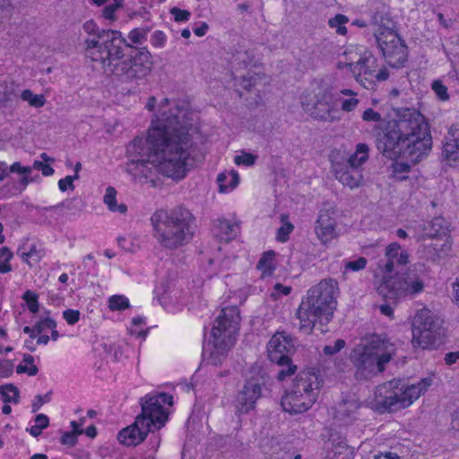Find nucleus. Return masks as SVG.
Masks as SVG:
<instances>
[{"instance_id":"f257e3e1","label":"nucleus","mask_w":459,"mask_h":459,"mask_svg":"<svg viewBox=\"0 0 459 459\" xmlns=\"http://www.w3.org/2000/svg\"><path fill=\"white\" fill-rule=\"evenodd\" d=\"M128 173L148 178L153 171L178 182L189 170L190 151L183 145H127Z\"/></svg>"},{"instance_id":"f03ea898","label":"nucleus","mask_w":459,"mask_h":459,"mask_svg":"<svg viewBox=\"0 0 459 459\" xmlns=\"http://www.w3.org/2000/svg\"><path fill=\"white\" fill-rule=\"evenodd\" d=\"M170 104L169 98L159 104V113L152 116L147 130V143H186L194 140L198 134V114L185 100H177L169 110H163Z\"/></svg>"},{"instance_id":"7ed1b4c3","label":"nucleus","mask_w":459,"mask_h":459,"mask_svg":"<svg viewBox=\"0 0 459 459\" xmlns=\"http://www.w3.org/2000/svg\"><path fill=\"white\" fill-rule=\"evenodd\" d=\"M394 113L396 118L382 120L381 115L373 108H367L363 112L364 121L379 122L374 128V134L379 143H420L431 141L429 126L418 109L398 108Z\"/></svg>"},{"instance_id":"20e7f679","label":"nucleus","mask_w":459,"mask_h":459,"mask_svg":"<svg viewBox=\"0 0 459 459\" xmlns=\"http://www.w3.org/2000/svg\"><path fill=\"white\" fill-rule=\"evenodd\" d=\"M396 354V347L385 335L372 333L363 336L350 354L358 380H368L385 371Z\"/></svg>"},{"instance_id":"39448f33","label":"nucleus","mask_w":459,"mask_h":459,"mask_svg":"<svg viewBox=\"0 0 459 459\" xmlns=\"http://www.w3.org/2000/svg\"><path fill=\"white\" fill-rule=\"evenodd\" d=\"M338 283L333 279L322 280L307 290L297 311L299 329L310 333L318 320L329 321L336 308Z\"/></svg>"},{"instance_id":"423d86ee","label":"nucleus","mask_w":459,"mask_h":459,"mask_svg":"<svg viewBox=\"0 0 459 459\" xmlns=\"http://www.w3.org/2000/svg\"><path fill=\"white\" fill-rule=\"evenodd\" d=\"M194 220L191 212L183 206L156 211L151 217L153 235L162 247L176 249L192 238Z\"/></svg>"},{"instance_id":"0eeeda50","label":"nucleus","mask_w":459,"mask_h":459,"mask_svg":"<svg viewBox=\"0 0 459 459\" xmlns=\"http://www.w3.org/2000/svg\"><path fill=\"white\" fill-rule=\"evenodd\" d=\"M431 377L406 385L393 379L378 385L374 393V409L379 413L396 412L411 406L432 385Z\"/></svg>"},{"instance_id":"6e6552de","label":"nucleus","mask_w":459,"mask_h":459,"mask_svg":"<svg viewBox=\"0 0 459 459\" xmlns=\"http://www.w3.org/2000/svg\"><path fill=\"white\" fill-rule=\"evenodd\" d=\"M239 310L237 306L223 307L211 330V339L204 348L206 359L212 365H220L234 345L240 324Z\"/></svg>"},{"instance_id":"1a4fd4ad","label":"nucleus","mask_w":459,"mask_h":459,"mask_svg":"<svg viewBox=\"0 0 459 459\" xmlns=\"http://www.w3.org/2000/svg\"><path fill=\"white\" fill-rule=\"evenodd\" d=\"M374 26V37L377 47L386 62L393 67L398 68L404 65L408 50L404 41L394 30V22L388 12V7L380 4L371 16Z\"/></svg>"},{"instance_id":"9d476101","label":"nucleus","mask_w":459,"mask_h":459,"mask_svg":"<svg viewBox=\"0 0 459 459\" xmlns=\"http://www.w3.org/2000/svg\"><path fill=\"white\" fill-rule=\"evenodd\" d=\"M320 387L321 381L317 374L311 370L301 371L281 398L283 410L290 414L307 411L316 402Z\"/></svg>"},{"instance_id":"9b49d317","label":"nucleus","mask_w":459,"mask_h":459,"mask_svg":"<svg viewBox=\"0 0 459 459\" xmlns=\"http://www.w3.org/2000/svg\"><path fill=\"white\" fill-rule=\"evenodd\" d=\"M345 55L347 62L342 67H347L363 88L374 90L377 82H385L389 78L387 68L378 69L377 59L371 51L359 48L350 49Z\"/></svg>"},{"instance_id":"f8f14e48","label":"nucleus","mask_w":459,"mask_h":459,"mask_svg":"<svg viewBox=\"0 0 459 459\" xmlns=\"http://www.w3.org/2000/svg\"><path fill=\"white\" fill-rule=\"evenodd\" d=\"M432 145H382L378 147L384 156L394 161L391 165V177L396 181L408 179L403 175L411 170V166L420 162L431 150Z\"/></svg>"},{"instance_id":"ddd939ff","label":"nucleus","mask_w":459,"mask_h":459,"mask_svg":"<svg viewBox=\"0 0 459 459\" xmlns=\"http://www.w3.org/2000/svg\"><path fill=\"white\" fill-rule=\"evenodd\" d=\"M424 287V281L418 274L416 266L413 265L404 273L394 277H385L377 291L386 299L397 300L417 295L423 291Z\"/></svg>"},{"instance_id":"4468645a","label":"nucleus","mask_w":459,"mask_h":459,"mask_svg":"<svg viewBox=\"0 0 459 459\" xmlns=\"http://www.w3.org/2000/svg\"><path fill=\"white\" fill-rule=\"evenodd\" d=\"M128 53H124L120 48H117V59H121L117 63V69L120 71L118 79L120 81H130L133 79H142L151 71L152 56L148 50H139L126 47Z\"/></svg>"},{"instance_id":"2eb2a0df","label":"nucleus","mask_w":459,"mask_h":459,"mask_svg":"<svg viewBox=\"0 0 459 459\" xmlns=\"http://www.w3.org/2000/svg\"><path fill=\"white\" fill-rule=\"evenodd\" d=\"M443 321L429 309L417 312L412 323V343L415 347L429 349L442 334Z\"/></svg>"},{"instance_id":"dca6fc26","label":"nucleus","mask_w":459,"mask_h":459,"mask_svg":"<svg viewBox=\"0 0 459 459\" xmlns=\"http://www.w3.org/2000/svg\"><path fill=\"white\" fill-rule=\"evenodd\" d=\"M173 397L166 393L156 395H146L141 400L142 412L137 417L152 429H160L166 420L163 404L172 405Z\"/></svg>"},{"instance_id":"f3484780","label":"nucleus","mask_w":459,"mask_h":459,"mask_svg":"<svg viewBox=\"0 0 459 459\" xmlns=\"http://www.w3.org/2000/svg\"><path fill=\"white\" fill-rule=\"evenodd\" d=\"M302 104L310 116L316 119L326 122L340 119V111L334 107L333 93L331 87L319 88L314 96V101L311 103L303 101Z\"/></svg>"},{"instance_id":"a211bd4d","label":"nucleus","mask_w":459,"mask_h":459,"mask_svg":"<svg viewBox=\"0 0 459 459\" xmlns=\"http://www.w3.org/2000/svg\"><path fill=\"white\" fill-rule=\"evenodd\" d=\"M115 40V30H103L98 34L100 50L91 53L93 62H100L101 68L108 75L115 73V66L112 65L113 42Z\"/></svg>"},{"instance_id":"6ab92c4d","label":"nucleus","mask_w":459,"mask_h":459,"mask_svg":"<svg viewBox=\"0 0 459 459\" xmlns=\"http://www.w3.org/2000/svg\"><path fill=\"white\" fill-rule=\"evenodd\" d=\"M262 377H253L246 381L243 389L236 399V407L241 413H247L255 408L256 401L261 397Z\"/></svg>"},{"instance_id":"aec40b11","label":"nucleus","mask_w":459,"mask_h":459,"mask_svg":"<svg viewBox=\"0 0 459 459\" xmlns=\"http://www.w3.org/2000/svg\"><path fill=\"white\" fill-rule=\"evenodd\" d=\"M330 161L332 163V170L334 177L343 186L354 189L359 187L363 180V176L358 169H351L343 162H340L338 154L334 151L330 154Z\"/></svg>"},{"instance_id":"412c9836","label":"nucleus","mask_w":459,"mask_h":459,"mask_svg":"<svg viewBox=\"0 0 459 459\" xmlns=\"http://www.w3.org/2000/svg\"><path fill=\"white\" fill-rule=\"evenodd\" d=\"M294 351L293 340L283 333H276L268 343V357L272 362L287 361Z\"/></svg>"},{"instance_id":"4be33fe9","label":"nucleus","mask_w":459,"mask_h":459,"mask_svg":"<svg viewBox=\"0 0 459 459\" xmlns=\"http://www.w3.org/2000/svg\"><path fill=\"white\" fill-rule=\"evenodd\" d=\"M152 431L153 429L148 423H143V419L136 417L134 422L120 430L117 437L127 446H135L143 442Z\"/></svg>"},{"instance_id":"5701e85b","label":"nucleus","mask_w":459,"mask_h":459,"mask_svg":"<svg viewBox=\"0 0 459 459\" xmlns=\"http://www.w3.org/2000/svg\"><path fill=\"white\" fill-rule=\"evenodd\" d=\"M385 259L381 260L378 267L384 273H392L396 266L405 265L409 263V254L407 251L401 250V246L396 243H391L385 248Z\"/></svg>"},{"instance_id":"b1692460","label":"nucleus","mask_w":459,"mask_h":459,"mask_svg":"<svg viewBox=\"0 0 459 459\" xmlns=\"http://www.w3.org/2000/svg\"><path fill=\"white\" fill-rule=\"evenodd\" d=\"M335 219L329 211H320L315 230L322 243L326 244L335 238Z\"/></svg>"},{"instance_id":"393cba45","label":"nucleus","mask_w":459,"mask_h":459,"mask_svg":"<svg viewBox=\"0 0 459 459\" xmlns=\"http://www.w3.org/2000/svg\"><path fill=\"white\" fill-rule=\"evenodd\" d=\"M452 249V241L446 238L443 242L437 240L435 243L425 247V254L429 260L438 262L447 256Z\"/></svg>"},{"instance_id":"a878e982","label":"nucleus","mask_w":459,"mask_h":459,"mask_svg":"<svg viewBox=\"0 0 459 459\" xmlns=\"http://www.w3.org/2000/svg\"><path fill=\"white\" fill-rule=\"evenodd\" d=\"M213 230L218 238L229 242L238 235V225L226 219H217L213 221Z\"/></svg>"},{"instance_id":"bb28decb","label":"nucleus","mask_w":459,"mask_h":459,"mask_svg":"<svg viewBox=\"0 0 459 459\" xmlns=\"http://www.w3.org/2000/svg\"><path fill=\"white\" fill-rule=\"evenodd\" d=\"M335 153L338 154L339 161L351 169H359L368 158V145H357L356 151L349 156H340L337 152Z\"/></svg>"},{"instance_id":"cd10ccee","label":"nucleus","mask_w":459,"mask_h":459,"mask_svg":"<svg viewBox=\"0 0 459 459\" xmlns=\"http://www.w3.org/2000/svg\"><path fill=\"white\" fill-rule=\"evenodd\" d=\"M359 403L355 399L344 400L338 404L335 417L342 421L348 422L355 419Z\"/></svg>"},{"instance_id":"c85d7f7f","label":"nucleus","mask_w":459,"mask_h":459,"mask_svg":"<svg viewBox=\"0 0 459 459\" xmlns=\"http://www.w3.org/2000/svg\"><path fill=\"white\" fill-rule=\"evenodd\" d=\"M217 183L221 193H228L239 184V175L233 169L229 172H221L217 177Z\"/></svg>"},{"instance_id":"c756f323","label":"nucleus","mask_w":459,"mask_h":459,"mask_svg":"<svg viewBox=\"0 0 459 459\" xmlns=\"http://www.w3.org/2000/svg\"><path fill=\"white\" fill-rule=\"evenodd\" d=\"M19 85L13 82H3L0 83V102L13 101L19 95Z\"/></svg>"},{"instance_id":"7c9ffc66","label":"nucleus","mask_w":459,"mask_h":459,"mask_svg":"<svg viewBox=\"0 0 459 459\" xmlns=\"http://www.w3.org/2000/svg\"><path fill=\"white\" fill-rule=\"evenodd\" d=\"M0 394L3 397V402L18 403L20 400L19 389L13 384H6L0 385Z\"/></svg>"},{"instance_id":"2f4dec72","label":"nucleus","mask_w":459,"mask_h":459,"mask_svg":"<svg viewBox=\"0 0 459 459\" xmlns=\"http://www.w3.org/2000/svg\"><path fill=\"white\" fill-rule=\"evenodd\" d=\"M430 238H437L444 236L446 238H449L447 235V225L446 221L442 217H436L434 218L430 223Z\"/></svg>"},{"instance_id":"473e14b6","label":"nucleus","mask_w":459,"mask_h":459,"mask_svg":"<svg viewBox=\"0 0 459 459\" xmlns=\"http://www.w3.org/2000/svg\"><path fill=\"white\" fill-rule=\"evenodd\" d=\"M342 95L349 96V99H345L341 103V108L344 112H351L354 110L359 103V100L357 98V93L351 89H342L340 91Z\"/></svg>"},{"instance_id":"72a5a7b5","label":"nucleus","mask_w":459,"mask_h":459,"mask_svg":"<svg viewBox=\"0 0 459 459\" xmlns=\"http://www.w3.org/2000/svg\"><path fill=\"white\" fill-rule=\"evenodd\" d=\"M21 99L27 101L31 107L42 108L46 104V98L42 94H34L30 90H23L21 93Z\"/></svg>"},{"instance_id":"f704fd0d","label":"nucleus","mask_w":459,"mask_h":459,"mask_svg":"<svg viewBox=\"0 0 459 459\" xmlns=\"http://www.w3.org/2000/svg\"><path fill=\"white\" fill-rule=\"evenodd\" d=\"M288 215L282 213L281 215V227L277 230V240L280 242H286L289 239V235L294 230V226L288 221Z\"/></svg>"},{"instance_id":"c9c22d12","label":"nucleus","mask_w":459,"mask_h":459,"mask_svg":"<svg viewBox=\"0 0 459 459\" xmlns=\"http://www.w3.org/2000/svg\"><path fill=\"white\" fill-rule=\"evenodd\" d=\"M279 366V369L277 371V379L280 381H283L286 377L292 376L295 374L297 370V366L291 363L290 359H287V361L275 362Z\"/></svg>"},{"instance_id":"e433bc0d","label":"nucleus","mask_w":459,"mask_h":459,"mask_svg":"<svg viewBox=\"0 0 459 459\" xmlns=\"http://www.w3.org/2000/svg\"><path fill=\"white\" fill-rule=\"evenodd\" d=\"M348 22H349V19L346 15L339 13L328 21V25L332 29H334L337 34L346 35L347 28L345 27V24Z\"/></svg>"},{"instance_id":"4c0bfd02","label":"nucleus","mask_w":459,"mask_h":459,"mask_svg":"<svg viewBox=\"0 0 459 459\" xmlns=\"http://www.w3.org/2000/svg\"><path fill=\"white\" fill-rule=\"evenodd\" d=\"M13 256V252L7 247L0 248V273H7L13 271L10 264Z\"/></svg>"},{"instance_id":"58836bf2","label":"nucleus","mask_w":459,"mask_h":459,"mask_svg":"<svg viewBox=\"0 0 459 459\" xmlns=\"http://www.w3.org/2000/svg\"><path fill=\"white\" fill-rule=\"evenodd\" d=\"M10 171L13 173H19L23 175V178L21 179V183L26 186L32 179L29 178L32 171V168L30 166H22L20 162H14L10 167Z\"/></svg>"},{"instance_id":"ea45409f","label":"nucleus","mask_w":459,"mask_h":459,"mask_svg":"<svg viewBox=\"0 0 459 459\" xmlns=\"http://www.w3.org/2000/svg\"><path fill=\"white\" fill-rule=\"evenodd\" d=\"M442 157L449 164L459 161V145H443Z\"/></svg>"},{"instance_id":"a19ab883","label":"nucleus","mask_w":459,"mask_h":459,"mask_svg":"<svg viewBox=\"0 0 459 459\" xmlns=\"http://www.w3.org/2000/svg\"><path fill=\"white\" fill-rule=\"evenodd\" d=\"M274 255L275 254L273 251L265 252L263 255V256L260 258L258 264H257V268L263 269L264 272H269V273L273 272V270L274 269V266L273 264V259Z\"/></svg>"},{"instance_id":"79ce46f5","label":"nucleus","mask_w":459,"mask_h":459,"mask_svg":"<svg viewBox=\"0 0 459 459\" xmlns=\"http://www.w3.org/2000/svg\"><path fill=\"white\" fill-rule=\"evenodd\" d=\"M22 299L27 303L29 310L35 314L39 309L38 296L31 290H26L22 295Z\"/></svg>"},{"instance_id":"37998d69","label":"nucleus","mask_w":459,"mask_h":459,"mask_svg":"<svg viewBox=\"0 0 459 459\" xmlns=\"http://www.w3.org/2000/svg\"><path fill=\"white\" fill-rule=\"evenodd\" d=\"M257 156L253 153L241 152L239 154L235 156L234 162L238 166L243 165L248 167L254 165Z\"/></svg>"},{"instance_id":"c03bdc74","label":"nucleus","mask_w":459,"mask_h":459,"mask_svg":"<svg viewBox=\"0 0 459 459\" xmlns=\"http://www.w3.org/2000/svg\"><path fill=\"white\" fill-rule=\"evenodd\" d=\"M80 203H81L80 199H77V198L69 199V200H66L63 203L56 204V205L46 207L45 210L49 211V212H56L62 211L63 209L71 211L74 208H75L76 204H78Z\"/></svg>"},{"instance_id":"a18cd8bd","label":"nucleus","mask_w":459,"mask_h":459,"mask_svg":"<svg viewBox=\"0 0 459 459\" xmlns=\"http://www.w3.org/2000/svg\"><path fill=\"white\" fill-rule=\"evenodd\" d=\"M431 88L440 100L446 101L449 99L447 87L444 85V83L440 80L434 81L432 82Z\"/></svg>"},{"instance_id":"49530a36","label":"nucleus","mask_w":459,"mask_h":459,"mask_svg":"<svg viewBox=\"0 0 459 459\" xmlns=\"http://www.w3.org/2000/svg\"><path fill=\"white\" fill-rule=\"evenodd\" d=\"M144 324V320L143 317L137 316L132 319V325L128 328V332L131 335H135L137 337L145 338L147 334V330L140 329L138 330L136 327Z\"/></svg>"},{"instance_id":"de8ad7c7","label":"nucleus","mask_w":459,"mask_h":459,"mask_svg":"<svg viewBox=\"0 0 459 459\" xmlns=\"http://www.w3.org/2000/svg\"><path fill=\"white\" fill-rule=\"evenodd\" d=\"M367 259L365 257H359L354 261H349L345 264V270L343 273H346L348 270L358 272L364 269L367 265Z\"/></svg>"},{"instance_id":"09e8293b","label":"nucleus","mask_w":459,"mask_h":459,"mask_svg":"<svg viewBox=\"0 0 459 459\" xmlns=\"http://www.w3.org/2000/svg\"><path fill=\"white\" fill-rule=\"evenodd\" d=\"M346 345V342L342 339H337L333 344L325 345L323 351L325 355L332 356L339 352Z\"/></svg>"},{"instance_id":"8fccbe9b","label":"nucleus","mask_w":459,"mask_h":459,"mask_svg":"<svg viewBox=\"0 0 459 459\" xmlns=\"http://www.w3.org/2000/svg\"><path fill=\"white\" fill-rule=\"evenodd\" d=\"M167 40L166 34L161 30H155L151 36V44L152 47L161 48L165 46Z\"/></svg>"},{"instance_id":"3c124183","label":"nucleus","mask_w":459,"mask_h":459,"mask_svg":"<svg viewBox=\"0 0 459 459\" xmlns=\"http://www.w3.org/2000/svg\"><path fill=\"white\" fill-rule=\"evenodd\" d=\"M56 321L50 317H46V318L39 321L35 325V330L37 331V333H41L48 329L56 328Z\"/></svg>"},{"instance_id":"603ef678","label":"nucleus","mask_w":459,"mask_h":459,"mask_svg":"<svg viewBox=\"0 0 459 459\" xmlns=\"http://www.w3.org/2000/svg\"><path fill=\"white\" fill-rule=\"evenodd\" d=\"M78 175L66 176L65 178H62L58 181V187L62 192L66 191L67 189L74 190V181L78 179Z\"/></svg>"},{"instance_id":"864d4df0","label":"nucleus","mask_w":459,"mask_h":459,"mask_svg":"<svg viewBox=\"0 0 459 459\" xmlns=\"http://www.w3.org/2000/svg\"><path fill=\"white\" fill-rule=\"evenodd\" d=\"M149 29H134L130 31L128 38L135 44H140L148 33Z\"/></svg>"},{"instance_id":"5fc2aeb1","label":"nucleus","mask_w":459,"mask_h":459,"mask_svg":"<svg viewBox=\"0 0 459 459\" xmlns=\"http://www.w3.org/2000/svg\"><path fill=\"white\" fill-rule=\"evenodd\" d=\"M32 169L41 171L43 176H51L54 173V169L50 167L49 163L35 160L31 166Z\"/></svg>"},{"instance_id":"6e6d98bb","label":"nucleus","mask_w":459,"mask_h":459,"mask_svg":"<svg viewBox=\"0 0 459 459\" xmlns=\"http://www.w3.org/2000/svg\"><path fill=\"white\" fill-rule=\"evenodd\" d=\"M50 400L51 392L47 393L45 395H36L35 400L31 404L32 412L38 411L44 403H48Z\"/></svg>"},{"instance_id":"4d7b16f0","label":"nucleus","mask_w":459,"mask_h":459,"mask_svg":"<svg viewBox=\"0 0 459 459\" xmlns=\"http://www.w3.org/2000/svg\"><path fill=\"white\" fill-rule=\"evenodd\" d=\"M103 202L108 205L111 212L115 211V188L113 186H108L106 189Z\"/></svg>"},{"instance_id":"13d9d810","label":"nucleus","mask_w":459,"mask_h":459,"mask_svg":"<svg viewBox=\"0 0 459 459\" xmlns=\"http://www.w3.org/2000/svg\"><path fill=\"white\" fill-rule=\"evenodd\" d=\"M63 316L67 324L74 325L80 319V311L75 309H66L63 312Z\"/></svg>"},{"instance_id":"bf43d9fd","label":"nucleus","mask_w":459,"mask_h":459,"mask_svg":"<svg viewBox=\"0 0 459 459\" xmlns=\"http://www.w3.org/2000/svg\"><path fill=\"white\" fill-rule=\"evenodd\" d=\"M170 13L174 15V19L176 22H186L190 18V13L186 10H182L178 7H173L170 10Z\"/></svg>"},{"instance_id":"052dcab7","label":"nucleus","mask_w":459,"mask_h":459,"mask_svg":"<svg viewBox=\"0 0 459 459\" xmlns=\"http://www.w3.org/2000/svg\"><path fill=\"white\" fill-rule=\"evenodd\" d=\"M13 371V364L8 359L0 361V377H9Z\"/></svg>"},{"instance_id":"680f3d73","label":"nucleus","mask_w":459,"mask_h":459,"mask_svg":"<svg viewBox=\"0 0 459 459\" xmlns=\"http://www.w3.org/2000/svg\"><path fill=\"white\" fill-rule=\"evenodd\" d=\"M77 437L74 432H65L61 437V443L74 446L77 443Z\"/></svg>"},{"instance_id":"e2e57ef3","label":"nucleus","mask_w":459,"mask_h":459,"mask_svg":"<svg viewBox=\"0 0 459 459\" xmlns=\"http://www.w3.org/2000/svg\"><path fill=\"white\" fill-rule=\"evenodd\" d=\"M22 257L24 262L30 264V260L39 262L40 255L35 247H31L29 252L23 253Z\"/></svg>"},{"instance_id":"0e129e2a","label":"nucleus","mask_w":459,"mask_h":459,"mask_svg":"<svg viewBox=\"0 0 459 459\" xmlns=\"http://www.w3.org/2000/svg\"><path fill=\"white\" fill-rule=\"evenodd\" d=\"M39 369L35 365H31L28 368L26 365H19L16 368V372L18 374L27 373L29 376H36Z\"/></svg>"},{"instance_id":"69168bd1","label":"nucleus","mask_w":459,"mask_h":459,"mask_svg":"<svg viewBox=\"0 0 459 459\" xmlns=\"http://www.w3.org/2000/svg\"><path fill=\"white\" fill-rule=\"evenodd\" d=\"M35 425L40 428L41 429H45L49 425L48 417L45 414H38L35 418Z\"/></svg>"},{"instance_id":"338daca9","label":"nucleus","mask_w":459,"mask_h":459,"mask_svg":"<svg viewBox=\"0 0 459 459\" xmlns=\"http://www.w3.org/2000/svg\"><path fill=\"white\" fill-rule=\"evenodd\" d=\"M129 307V299L123 295H117V310H124Z\"/></svg>"},{"instance_id":"774afa93","label":"nucleus","mask_w":459,"mask_h":459,"mask_svg":"<svg viewBox=\"0 0 459 459\" xmlns=\"http://www.w3.org/2000/svg\"><path fill=\"white\" fill-rule=\"evenodd\" d=\"M86 44V49L89 53V55L91 56L92 52H97L100 50L99 41L98 39H87L85 41Z\"/></svg>"}]
</instances>
